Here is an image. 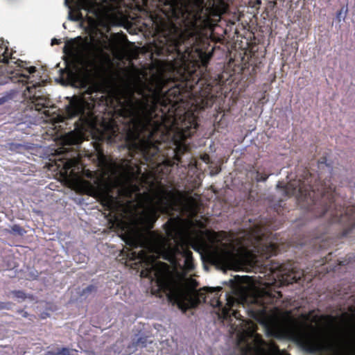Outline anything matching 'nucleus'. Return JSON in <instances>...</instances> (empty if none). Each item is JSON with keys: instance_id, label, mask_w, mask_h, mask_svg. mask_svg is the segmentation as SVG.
I'll return each instance as SVG.
<instances>
[{"instance_id": "1", "label": "nucleus", "mask_w": 355, "mask_h": 355, "mask_svg": "<svg viewBox=\"0 0 355 355\" xmlns=\"http://www.w3.org/2000/svg\"><path fill=\"white\" fill-rule=\"evenodd\" d=\"M97 160L96 198L113 215L112 227L124 231L128 245L144 248L138 252L144 268L141 275L153 276L180 309L194 307L204 298L189 274L193 268L189 247L227 269L249 270L257 261L245 248L229 239L223 241L221 234L196 230L191 220L171 218L166 225V238L155 232L144 238L141 231L153 227L157 211L173 210L179 196L153 184L141 166L135 168L127 160L117 164L101 153Z\"/></svg>"}, {"instance_id": "2", "label": "nucleus", "mask_w": 355, "mask_h": 355, "mask_svg": "<svg viewBox=\"0 0 355 355\" xmlns=\"http://www.w3.org/2000/svg\"><path fill=\"white\" fill-rule=\"evenodd\" d=\"M166 83L164 73L159 71L151 76L148 85V93L143 94L139 99L134 98L131 94L119 88H112L105 94L100 90L99 85H93L83 96H73L70 99L67 107V116L72 118L78 116L80 123L73 131L62 136L61 142L64 145L77 144L84 139V132H92L97 128V119L93 112V94H95L96 98L98 96L101 98L107 97L115 112L125 119L124 123H127L125 130L128 139L132 141V145L143 153L146 160H150V157L158 151L151 137L159 127V123L154 120V112Z\"/></svg>"}, {"instance_id": "3", "label": "nucleus", "mask_w": 355, "mask_h": 355, "mask_svg": "<svg viewBox=\"0 0 355 355\" xmlns=\"http://www.w3.org/2000/svg\"><path fill=\"white\" fill-rule=\"evenodd\" d=\"M263 324L268 335L293 340L311 352L326 351L331 355H355V347L342 334L317 331L287 316L270 315Z\"/></svg>"}, {"instance_id": "4", "label": "nucleus", "mask_w": 355, "mask_h": 355, "mask_svg": "<svg viewBox=\"0 0 355 355\" xmlns=\"http://www.w3.org/2000/svg\"><path fill=\"white\" fill-rule=\"evenodd\" d=\"M122 60L127 53V46L123 42H115L102 37L101 40L94 38L73 39L65 44L64 52L71 61L78 63L88 62L95 77L105 76L112 65L110 54Z\"/></svg>"}, {"instance_id": "5", "label": "nucleus", "mask_w": 355, "mask_h": 355, "mask_svg": "<svg viewBox=\"0 0 355 355\" xmlns=\"http://www.w3.org/2000/svg\"><path fill=\"white\" fill-rule=\"evenodd\" d=\"M271 275L268 279L259 277L258 279L248 276L237 277L236 285L232 293L226 295V305L222 308L220 316L227 318L230 316L229 311L236 305L247 304L262 305L268 302L270 295V286L277 280L291 284L301 278V272H291L286 277L282 274L278 266L270 268Z\"/></svg>"}, {"instance_id": "6", "label": "nucleus", "mask_w": 355, "mask_h": 355, "mask_svg": "<svg viewBox=\"0 0 355 355\" xmlns=\"http://www.w3.org/2000/svg\"><path fill=\"white\" fill-rule=\"evenodd\" d=\"M232 317L235 319L232 326L235 327L234 331L236 333L242 355H288L273 343L263 342L255 333V324L241 319L240 314L235 310H233Z\"/></svg>"}, {"instance_id": "7", "label": "nucleus", "mask_w": 355, "mask_h": 355, "mask_svg": "<svg viewBox=\"0 0 355 355\" xmlns=\"http://www.w3.org/2000/svg\"><path fill=\"white\" fill-rule=\"evenodd\" d=\"M197 123L196 116L191 112H187L184 115L181 125L178 128L175 135L176 153L177 155L187 150V147L185 144H182V141L189 137L193 130L196 129Z\"/></svg>"}, {"instance_id": "8", "label": "nucleus", "mask_w": 355, "mask_h": 355, "mask_svg": "<svg viewBox=\"0 0 355 355\" xmlns=\"http://www.w3.org/2000/svg\"><path fill=\"white\" fill-rule=\"evenodd\" d=\"M40 84L33 85L26 87L24 96L29 98L31 103L34 105L36 110H41L43 107H49V101L41 90H36Z\"/></svg>"}, {"instance_id": "9", "label": "nucleus", "mask_w": 355, "mask_h": 355, "mask_svg": "<svg viewBox=\"0 0 355 355\" xmlns=\"http://www.w3.org/2000/svg\"><path fill=\"white\" fill-rule=\"evenodd\" d=\"M5 50L3 47H0V62H4L8 63V69L7 72L8 73H12V71L9 69L12 67V63H14L18 68H26L28 73H33L35 71V67H26V64L21 61V60H16L13 61L12 59L8 60L4 55Z\"/></svg>"}, {"instance_id": "10", "label": "nucleus", "mask_w": 355, "mask_h": 355, "mask_svg": "<svg viewBox=\"0 0 355 355\" xmlns=\"http://www.w3.org/2000/svg\"><path fill=\"white\" fill-rule=\"evenodd\" d=\"M276 248V244L274 243H266L262 246L261 253L267 258L275 253Z\"/></svg>"}, {"instance_id": "11", "label": "nucleus", "mask_w": 355, "mask_h": 355, "mask_svg": "<svg viewBox=\"0 0 355 355\" xmlns=\"http://www.w3.org/2000/svg\"><path fill=\"white\" fill-rule=\"evenodd\" d=\"M80 6L83 9L87 10L89 12H93L95 15L97 14V8L96 5L91 0H80Z\"/></svg>"}, {"instance_id": "12", "label": "nucleus", "mask_w": 355, "mask_h": 355, "mask_svg": "<svg viewBox=\"0 0 355 355\" xmlns=\"http://www.w3.org/2000/svg\"><path fill=\"white\" fill-rule=\"evenodd\" d=\"M210 303L211 305L214 307L220 306L221 305L219 297L216 295L213 297Z\"/></svg>"}, {"instance_id": "13", "label": "nucleus", "mask_w": 355, "mask_h": 355, "mask_svg": "<svg viewBox=\"0 0 355 355\" xmlns=\"http://www.w3.org/2000/svg\"><path fill=\"white\" fill-rule=\"evenodd\" d=\"M252 237L254 238L257 240H262V238H261V230H257L254 231L252 234Z\"/></svg>"}, {"instance_id": "14", "label": "nucleus", "mask_w": 355, "mask_h": 355, "mask_svg": "<svg viewBox=\"0 0 355 355\" xmlns=\"http://www.w3.org/2000/svg\"><path fill=\"white\" fill-rule=\"evenodd\" d=\"M69 18L71 19V20H73V21H78V20H80L81 18H82V15L80 14H77L74 16H72L71 13H69Z\"/></svg>"}, {"instance_id": "15", "label": "nucleus", "mask_w": 355, "mask_h": 355, "mask_svg": "<svg viewBox=\"0 0 355 355\" xmlns=\"http://www.w3.org/2000/svg\"><path fill=\"white\" fill-rule=\"evenodd\" d=\"M302 193V188L300 187L297 189H294L293 191H292V194L296 195L297 196H299L300 194Z\"/></svg>"}, {"instance_id": "16", "label": "nucleus", "mask_w": 355, "mask_h": 355, "mask_svg": "<svg viewBox=\"0 0 355 355\" xmlns=\"http://www.w3.org/2000/svg\"><path fill=\"white\" fill-rule=\"evenodd\" d=\"M207 290H209V292H216L219 291L220 290V287H216V288H208Z\"/></svg>"}, {"instance_id": "17", "label": "nucleus", "mask_w": 355, "mask_h": 355, "mask_svg": "<svg viewBox=\"0 0 355 355\" xmlns=\"http://www.w3.org/2000/svg\"><path fill=\"white\" fill-rule=\"evenodd\" d=\"M194 214H195V207H194V205H192L190 214L193 215Z\"/></svg>"}, {"instance_id": "18", "label": "nucleus", "mask_w": 355, "mask_h": 355, "mask_svg": "<svg viewBox=\"0 0 355 355\" xmlns=\"http://www.w3.org/2000/svg\"><path fill=\"white\" fill-rule=\"evenodd\" d=\"M17 74L19 75L21 77H27V76L25 73H19V72H17Z\"/></svg>"}, {"instance_id": "19", "label": "nucleus", "mask_w": 355, "mask_h": 355, "mask_svg": "<svg viewBox=\"0 0 355 355\" xmlns=\"http://www.w3.org/2000/svg\"><path fill=\"white\" fill-rule=\"evenodd\" d=\"M252 310L254 311H261L260 309H252Z\"/></svg>"}, {"instance_id": "20", "label": "nucleus", "mask_w": 355, "mask_h": 355, "mask_svg": "<svg viewBox=\"0 0 355 355\" xmlns=\"http://www.w3.org/2000/svg\"><path fill=\"white\" fill-rule=\"evenodd\" d=\"M296 184V183L291 184L289 185V189H290L291 187H293V185H294V184Z\"/></svg>"}, {"instance_id": "21", "label": "nucleus", "mask_w": 355, "mask_h": 355, "mask_svg": "<svg viewBox=\"0 0 355 355\" xmlns=\"http://www.w3.org/2000/svg\"><path fill=\"white\" fill-rule=\"evenodd\" d=\"M68 3V0H65V4Z\"/></svg>"}]
</instances>
